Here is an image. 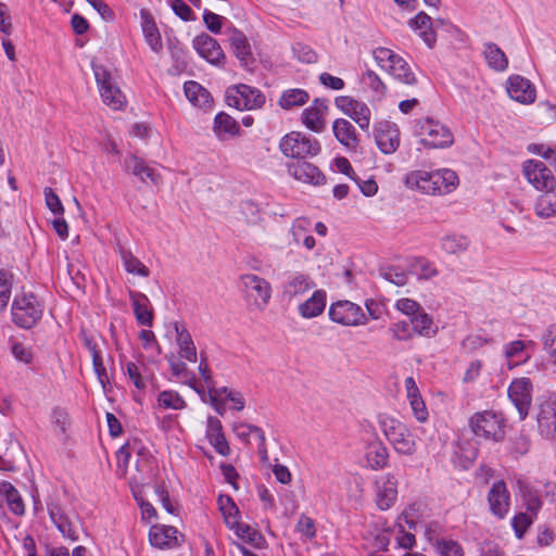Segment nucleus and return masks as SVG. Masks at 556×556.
Masks as SVG:
<instances>
[{"mask_svg": "<svg viewBox=\"0 0 556 556\" xmlns=\"http://www.w3.org/2000/svg\"><path fill=\"white\" fill-rule=\"evenodd\" d=\"M535 419L540 434L545 439L556 437V394L539 396L535 405Z\"/></svg>", "mask_w": 556, "mask_h": 556, "instance_id": "nucleus-10", "label": "nucleus"}, {"mask_svg": "<svg viewBox=\"0 0 556 556\" xmlns=\"http://www.w3.org/2000/svg\"><path fill=\"white\" fill-rule=\"evenodd\" d=\"M314 287L315 283L311 280V278L307 275L298 273L289 277V279L283 286L282 295L288 301H292L305 294Z\"/></svg>", "mask_w": 556, "mask_h": 556, "instance_id": "nucleus-29", "label": "nucleus"}, {"mask_svg": "<svg viewBox=\"0 0 556 556\" xmlns=\"http://www.w3.org/2000/svg\"><path fill=\"white\" fill-rule=\"evenodd\" d=\"M389 331L392 333L393 338L399 341H407L415 336L410 321L406 320L393 323L390 326Z\"/></svg>", "mask_w": 556, "mask_h": 556, "instance_id": "nucleus-52", "label": "nucleus"}, {"mask_svg": "<svg viewBox=\"0 0 556 556\" xmlns=\"http://www.w3.org/2000/svg\"><path fill=\"white\" fill-rule=\"evenodd\" d=\"M240 282L248 304L257 311L265 309L271 298L270 283L255 274L241 275Z\"/></svg>", "mask_w": 556, "mask_h": 556, "instance_id": "nucleus-8", "label": "nucleus"}, {"mask_svg": "<svg viewBox=\"0 0 556 556\" xmlns=\"http://www.w3.org/2000/svg\"><path fill=\"white\" fill-rule=\"evenodd\" d=\"M412 268L420 279H431L439 275L438 268L426 258H417Z\"/></svg>", "mask_w": 556, "mask_h": 556, "instance_id": "nucleus-49", "label": "nucleus"}, {"mask_svg": "<svg viewBox=\"0 0 556 556\" xmlns=\"http://www.w3.org/2000/svg\"><path fill=\"white\" fill-rule=\"evenodd\" d=\"M525 348H526L525 342L521 341V340H516V341H513V342L506 344V346H505V356L508 359V366L509 367H513V365H510V362L515 357H518V358L522 357V361H526V359L529 358V355L525 354ZM519 362H521V359L516 362L514 364V366H516Z\"/></svg>", "mask_w": 556, "mask_h": 556, "instance_id": "nucleus-54", "label": "nucleus"}, {"mask_svg": "<svg viewBox=\"0 0 556 556\" xmlns=\"http://www.w3.org/2000/svg\"><path fill=\"white\" fill-rule=\"evenodd\" d=\"M506 89L513 100L522 104L534 102L536 97L534 86L530 80L519 75L508 78Z\"/></svg>", "mask_w": 556, "mask_h": 556, "instance_id": "nucleus-20", "label": "nucleus"}, {"mask_svg": "<svg viewBox=\"0 0 556 556\" xmlns=\"http://www.w3.org/2000/svg\"><path fill=\"white\" fill-rule=\"evenodd\" d=\"M407 188L428 195H443L456 190L459 180L456 173L448 168L437 170H412L404 179Z\"/></svg>", "mask_w": 556, "mask_h": 556, "instance_id": "nucleus-1", "label": "nucleus"}, {"mask_svg": "<svg viewBox=\"0 0 556 556\" xmlns=\"http://www.w3.org/2000/svg\"><path fill=\"white\" fill-rule=\"evenodd\" d=\"M146 165L144 161L135 155H130L125 160V169L139 177L141 180H143V169Z\"/></svg>", "mask_w": 556, "mask_h": 556, "instance_id": "nucleus-59", "label": "nucleus"}, {"mask_svg": "<svg viewBox=\"0 0 556 556\" xmlns=\"http://www.w3.org/2000/svg\"><path fill=\"white\" fill-rule=\"evenodd\" d=\"M12 319L22 327H34L42 316V305L34 293L17 294L12 303Z\"/></svg>", "mask_w": 556, "mask_h": 556, "instance_id": "nucleus-5", "label": "nucleus"}, {"mask_svg": "<svg viewBox=\"0 0 556 556\" xmlns=\"http://www.w3.org/2000/svg\"><path fill=\"white\" fill-rule=\"evenodd\" d=\"M327 105L324 100L315 99L313 103L303 111L302 122L311 130L320 132L325 128V114Z\"/></svg>", "mask_w": 556, "mask_h": 556, "instance_id": "nucleus-26", "label": "nucleus"}, {"mask_svg": "<svg viewBox=\"0 0 556 556\" xmlns=\"http://www.w3.org/2000/svg\"><path fill=\"white\" fill-rule=\"evenodd\" d=\"M366 460L368 466L374 469H382L389 460L388 447L380 441L370 443L366 451Z\"/></svg>", "mask_w": 556, "mask_h": 556, "instance_id": "nucleus-36", "label": "nucleus"}, {"mask_svg": "<svg viewBox=\"0 0 556 556\" xmlns=\"http://www.w3.org/2000/svg\"><path fill=\"white\" fill-rule=\"evenodd\" d=\"M470 240L459 233H447L440 239L441 250L450 255H459L468 250Z\"/></svg>", "mask_w": 556, "mask_h": 556, "instance_id": "nucleus-35", "label": "nucleus"}, {"mask_svg": "<svg viewBox=\"0 0 556 556\" xmlns=\"http://www.w3.org/2000/svg\"><path fill=\"white\" fill-rule=\"evenodd\" d=\"M0 493L5 495L11 511L17 516L25 513L24 503L17 490L8 481L0 484Z\"/></svg>", "mask_w": 556, "mask_h": 556, "instance_id": "nucleus-45", "label": "nucleus"}, {"mask_svg": "<svg viewBox=\"0 0 556 556\" xmlns=\"http://www.w3.org/2000/svg\"><path fill=\"white\" fill-rule=\"evenodd\" d=\"M309 99L308 93L304 89L294 88L283 91L280 97L279 104L285 110H290L293 106H302Z\"/></svg>", "mask_w": 556, "mask_h": 556, "instance_id": "nucleus-47", "label": "nucleus"}, {"mask_svg": "<svg viewBox=\"0 0 556 556\" xmlns=\"http://www.w3.org/2000/svg\"><path fill=\"white\" fill-rule=\"evenodd\" d=\"M395 308L402 314L408 316L409 319L422 309L418 302L407 298L399 299L395 302Z\"/></svg>", "mask_w": 556, "mask_h": 556, "instance_id": "nucleus-57", "label": "nucleus"}, {"mask_svg": "<svg viewBox=\"0 0 556 556\" xmlns=\"http://www.w3.org/2000/svg\"><path fill=\"white\" fill-rule=\"evenodd\" d=\"M119 255L123 266L128 274L148 277L150 271L148 267L137 258L130 251L121 249Z\"/></svg>", "mask_w": 556, "mask_h": 556, "instance_id": "nucleus-46", "label": "nucleus"}, {"mask_svg": "<svg viewBox=\"0 0 556 556\" xmlns=\"http://www.w3.org/2000/svg\"><path fill=\"white\" fill-rule=\"evenodd\" d=\"M376 143L384 154L394 153L400 146V131L396 125L391 123H381L377 128Z\"/></svg>", "mask_w": 556, "mask_h": 556, "instance_id": "nucleus-21", "label": "nucleus"}, {"mask_svg": "<svg viewBox=\"0 0 556 556\" xmlns=\"http://www.w3.org/2000/svg\"><path fill=\"white\" fill-rule=\"evenodd\" d=\"M131 303L137 321L143 326H151L153 314L148 296L142 293H134L131 294Z\"/></svg>", "mask_w": 556, "mask_h": 556, "instance_id": "nucleus-39", "label": "nucleus"}, {"mask_svg": "<svg viewBox=\"0 0 556 556\" xmlns=\"http://www.w3.org/2000/svg\"><path fill=\"white\" fill-rule=\"evenodd\" d=\"M469 427L473 434L484 440L498 442L504 439V419L492 410L476 413L469 419Z\"/></svg>", "mask_w": 556, "mask_h": 556, "instance_id": "nucleus-6", "label": "nucleus"}, {"mask_svg": "<svg viewBox=\"0 0 556 556\" xmlns=\"http://www.w3.org/2000/svg\"><path fill=\"white\" fill-rule=\"evenodd\" d=\"M213 129L220 140H225L229 136L239 135L240 126L235 118L222 112L215 116Z\"/></svg>", "mask_w": 556, "mask_h": 556, "instance_id": "nucleus-38", "label": "nucleus"}, {"mask_svg": "<svg viewBox=\"0 0 556 556\" xmlns=\"http://www.w3.org/2000/svg\"><path fill=\"white\" fill-rule=\"evenodd\" d=\"M48 513L51 521L61 532L64 539L71 542L78 540L77 529L70 516L58 504L48 505Z\"/></svg>", "mask_w": 556, "mask_h": 556, "instance_id": "nucleus-22", "label": "nucleus"}, {"mask_svg": "<svg viewBox=\"0 0 556 556\" xmlns=\"http://www.w3.org/2000/svg\"><path fill=\"white\" fill-rule=\"evenodd\" d=\"M203 21H204L206 28L210 31H212L214 34L220 33L222 26H223V24H222L223 16H220L214 12L205 10L203 13Z\"/></svg>", "mask_w": 556, "mask_h": 556, "instance_id": "nucleus-60", "label": "nucleus"}, {"mask_svg": "<svg viewBox=\"0 0 556 556\" xmlns=\"http://www.w3.org/2000/svg\"><path fill=\"white\" fill-rule=\"evenodd\" d=\"M192 46L201 58L208 63L219 65L225 60V53L216 39L207 34L197 36Z\"/></svg>", "mask_w": 556, "mask_h": 556, "instance_id": "nucleus-18", "label": "nucleus"}, {"mask_svg": "<svg viewBox=\"0 0 556 556\" xmlns=\"http://www.w3.org/2000/svg\"><path fill=\"white\" fill-rule=\"evenodd\" d=\"M332 132L336 139L348 150L356 151L359 139L355 127L345 118H337L332 123Z\"/></svg>", "mask_w": 556, "mask_h": 556, "instance_id": "nucleus-24", "label": "nucleus"}, {"mask_svg": "<svg viewBox=\"0 0 556 556\" xmlns=\"http://www.w3.org/2000/svg\"><path fill=\"white\" fill-rule=\"evenodd\" d=\"M483 55L488 65L496 72H504L508 66L506 54L493 42L484 45Z\"/></svg>", "mask_w": 556, "mask_h": 556, "instance_id": "nucleus-41", "label": "nucleus"}, {"mask_svg": "<svg viewBox=\"0 0 556 556\" xmlns=\"http://www.w3.org/2000/svg\"><path fill=\"white\" fill-rule=\"evenodd\" d=\"M92 366L99 382L101 383L102 388L105 389L106 384L110 382V379L101 355H94V357H92Z\"/></svg>", "mask_w": 556, "mask_h": 556, "instance_id": "nucleus-61", "label": "nucleus"}, {"mask_svg": "<svg viewBox=\"0 0 556 556\" xmlns=\"http://www.w3.org/2000/svg\"><path fill=\"white\" fill-rule=\"evenodd\" d=\"M336 106L346 116L352 118L362 130H368L371 119V111L364 102L352 97L340 96L336 98Z\"/></svg>", "mask_w": 556, "mask_h": 556, "instance_id": "nucleus-13", "label": "nucleus"}, {"mask_svg": "<svg viewBox=\"0 0 556 556\" xmlns=\"http://www.w3.org/2000/svg\"><path fill=\"white\" fill-rule=\"evenodd\" d=\"M327 295L324 290H316L309 299L299 305V314L303 318L319 316L326 307Z\"/></svg>", "mask_w": 556, "mask_h": 556, "instance_id": "nucleus-33", "label": "nucleus"}, {"mask_svg": "<svg viewBox=\"0 0 556 556\" xmlns=\"http://www.w3.org/2000/svg\"><path fill=\"white\" fill-rule=\"evenodd\" d=\"M230 49L241 65L248 66L253 62L252 48L248 37L236 27H228L225 30Z\"/></svg>", "mask_w": 556, "mask_h": 556, "instance_id": "nucleus-17", "label": "nucleus"}, {"mask_svg": "<svg viewBox=\"0 0 556 556\" xmlns=\"http://www.w3.org/2000/svg\"><path fill=\"white\" fill-rule=\"evenodd\" d=\"M439 556H464L462 544L452 538H428Z\"/></svg>", "mask_w": 556, "mask_h": 556, "instance_id": "nucleus-43", "label": "nucleus"}, {"mask_svg": "<svg viewBox=\"0 0 556 556\" xmlns=\"http://www.w3.org/2000/svg\"><path fill=\"white\" fill-rule=\"evenodd\" d=\"M296 530L305 536L312 539L316 533L315 522L311 517L302 515L298 520Z\"/></svg>", "mask_w": 556, "mask_h": 556, "instance_id": "nucleus-63", "label": "nucleus"}, {"mask_svg": "<svg viewBox=\"0 0 556 556\" xmlns=\"http://www.w3.org/2000/svg\"><path fill=\"white\" fill-rule=\"evenodd\" d=\"M184 91L187 99L192 103V105L198 106L200 109L211 106L213 101L212 96L199 83L193 80L185 83Z\"/></svg>", "mask_w": 556, "mask_h": 556, "instance_id": "nucleus-34", "label": "nucleus"}, {"mask_svg": "<svg viewBox=\"0 0 556 556\" xmlns=\"http://www.w3.org/2000/svg\"><path fill=\"white\" fill-rule=\"evenodd\" d=\"M543 349L556 366V325H551L542 337Z\"/></svg>", "mask_w": 556, "mask_h": 556, "instance_id": "nucleus-50", "label": "nucleus"}, {"mask_svg": "<svg viewBox=\"0 0 556 556\" xmlns=\"http://www.w3.org/2000/svg\"><path fill=\"white\" fill-rule=\"evenodd\" d=\"M527 180L538 190L552 189L555 185V178L549 168L538 160H528L522 166Z\"/></svg>", "mask_w": 556, "mask_h": 556, "instance_id": "nucleus-15", "label": "nucleus"}, {"mask_svg": "<svg viewBox=\"0 0 556 556\" xmlns=\"http://www.w3.org/2000/svg\"><path fill=\"white\" fill-rule=\"evenodd\" d=\"M378 66L388 72L394 79L405 85H414L417 78L408 63L391 49L379 47L372 51Z\"/></svg>", "mask_w": 556, "mask_h": 556, "instance_id": "nucleus-4", "label": "nucleus"}, {"mask_svg": "<svg viewBox=\"0 0 556 556\" xmlns=\"http://www.w3.org/2000/svg\"><path fill=\"white\" fill-rule=\"evenodd\" d=\"M328 314L333 323L346 327L361 326L367 323V316L363 308L358 304L348 300L332 303Z\"/></svg>", "mask_w": 556, "mask_h": 556, "instance_id": "nucleus-11", "label": "nucleus"}, {"mask_svg": "<svg viewBox=\"0 0 556 556\" xmlns=\"http://www.w3.org/2000/svg\"><path fill=\"white\" fill-rule=\"evenodd\" d=\"M312 223L304 217L296 218L289 230L292 243L299 245L301 242L307 250H313L316 245L315 238L309 235ZM291 244V242H289Z\"/></svg>", "mask_w": 556, "mask_h": 556, "instance_id": "nucleus-31", "label": "nucleus"}, {"mask_svg": "<svg viewBox=\"0 0 556 556\" xmlns=\"http://www.w3.org/2000/svg\"><path fill=\"white\" fill-rule=\"evenodd\" d=\"M140 17L146 42L153 52L160 53L163 50V41L153 16L147 10H141Z\"/></svg>", "mask_w": 556, "mask_h": 556, "instance_id": "nucleus-27", "label": "nucleus"}, {"mask_svg": "<svg viewBox=\"0 0 556 556\" xmlns=\"http://www.w3.org/2000/svg\"><path fill=\"white\" fill-rule=\"evenodd\" d=\"M378 424L383 435L397 454L412 456L416 453V437L403 421L390 415H380Z\"/></svg>", "mask_w": 556, "mask_h": 556, "instance_id": "nucleus-2", "label": "nucleus"}, {"mask_svg": "<svg viewBox=\"0 0 556 556\" xmlns=\"http://www.w3.org/2000/svg\"><path fill=\"white\" fill-rule=\"evenodd\" d=\"M488 503L493 516L498 519L507 516L510 508V493L503 480L493 483L488 493Z\"/></svg>", "mask_w": 556, "mask_h": 556, "instance_id": "nucleus-16", "label": "nucleus"}, {"mask_svg": "<svg viewBox=\"0 0 556 556\" xmlns=\"http://www.w3.org/2000/svg\"><path fill=\"white\" fill-rule=\"evenodd\" d=\"M288 172L296 180L314 186L323 185L325 176L315 165L307 162H294L288 166Z\"/></svg>", "mask_w": 556, "mask_h": 556, "instance_id": "nucleus-23", "label": "nucleus"}, {"mask_svg": "<svg viewBox=\"0 0 556 556\" xmlns=\"http://www.w3.org/2000/svg\"><path fill=\"white\" fill-rule=\"evenodd\" d=\"M12 275L0 270V312L4 311L10 298L12 287Z\"/></svg>", "mask_w": 556, "mask_h": 556, "instance_id": "nucleus-55", "label": "nucleus"}, {"mask_svg": "<svg viewBox=\"0 0 556 556\" xmlns=\"http://www.w3.org/2000/svg\"><path fill=\"white\" fill-rule=\"evenodd\" d=\"M534 213L540 218L556 216V189L547 190L538 197Z\"/></svg>", "mask_w": 556, "mask_h": 556, "instance_id": "nucleus-40", "label": "nucleus"}, {"mask_svg": "<svg viewBox=\"0 0 556 556\" xmlns=\"http://www.w3.org/2000/svg\"><path fill=\"white\" fill-rule=\"evenodd\" d=\"M92 70L103 103L113 110H122L126 98L112 74L102 65L93 64Z\"/></svg>", "mask_w": 556, "mask_h": 556, "instance_id": "nucleus-9", "label": "nucleus"}, {"mask_svg": "<svg viewBox=\"0 0 556 556\" xmlns=\"http://www.w3.org/2000/svg\"><path fill=\"white\" fill-rule=\"evenodd\" d=\"M508 396L518 410L519 418L526 419L532 403V383L529 378L515 379L508 388Z\"/></svg>", "mask_w": 556, "mask_h": 556, "instance_id": "nucleus-14", "label": "nucleus"}, {"mask_svg": "<svg viewBox=\"0 0 556 556\" xmlns=\"http://www.w3.org/2000/svg\"><path fill=\"white\" fill-rule=\"evenodd\" d=\"M414 334L431 338L437 333L432 317L421 309L409 319Z\"/></svg>", "mask_w": 556, "mask_h": 556, "instance_id": "nucleus-42", "label": "nucleus"}, {"mask_svg": "<svg viewBox=\"0 0 556 556\" xmlns=\"http://www.w3.org/2000/svg\"><path fill=\"white\" fill-rule=\"evenodd\" d=\"M218 509L224 517L227 527H233L240 519V510L229 495H219L217 500Z\"/></svg>", "mask_w": 556, "mask_h": 556, "instance_id": "nucleus-44", "label": "nucleus"}, {"mask_svg": "<svg viewBox=\"0 0 556 556\" xmlns=\"http://www.w3.org/2000/svg\"><path fill=\"white\" fill-rule=\"evenodd\" d=\"M226 101L229 106L240 111L255 110L265 103V97L248 85L229 87L226 91Z\"/></svg>", "mask_w": 556, "mask_h": 556, "instance_id": "nucleus-12", "label": "nucleus"}, {"mask_svg": "<svg viewBox=\"0 0 556 556\" xmlns=\"http://www.w3.org/2000/svg\"><path fill=\"white\" fill-rule=\"evenodd\" d=\"M382 277L395 286L403 287L407 283V275L395 268H387L382 274Z\"/></svg>", "mask_w": 556, "mask_h": 556, "instance_id": "nucleus-62", "label": "nucleus"}, {"mask_svg": "<svg viewBox=\"0 0 556 556\" xmlns=\"http://www.w3.org/2000/svg\"><path fill=\"white\" fill-rule=\"evenodd\" d=\"M408 25L429 48L434 46L437 35L433 29L432 18L427 13L419 12L415 17L409 20Z\"/></svg>", "mask_w": 556, "mask_h": 556, "instance_id": "nucleus-30", "label": "nucleus"}, {"mask_svg": "<svg viewBox=\"0 0 556 556\" xmlns=\"http://www.w3.org/2000/svg\"><path fill=\"white\" fill-rule=\"evenodd\" d=\"M534 517L527 513H519L511 519V527L517 539H522L529 527L533 523Z\"/></svg>", "mask_w": 556, "mask_h": 556, "instance_id": "nucleus-51", "label": "nucleus"}, {"mask_svg": "<svg viewBox=\"0 0 556 556\" xmlns=\"http://www.w3.org/2000/svg\"><path fill=\"white\" fill-rule=\"evenodd\" d=\"M405 390L414 417L419 422L427 421L429 417V412L427 409L425 401L420 395L417 383L413 377H407L405 379Z\"/></svg>", "mask_w": 556, "mask_h": 556, "instance_id": "nucleus-25", "label": "nucleus"}, {"mask_svg": "<svg viewBox=\"0 0 556 556\" xmlns=\"http://www.w3.org/2000/svg\"><path fill=\"white\" fill-rule=\"evenodd\" d=\"M159 405L166 409H184L186 407L185 400L176 391L166 390L159 394Z\"/></svg>", "mask_w": 556, "mask_h": 556, "instance_id": "nucleus-48", "label": "nucleus"}, {"mask_svg": "<svg viewBox=\"0 0 556 556\" xmlns=\"http://www.w3.org/2000/svg\"><path fill=\"white\" fill-rule=\"evenodd\" d=\"M229 529L233 530L236 535L242 540H245L250 543L256 544L258 540H261L262 535L258 531L251 528L247 523L240 522V519L237 521V525L233 527H228Z\"/></svg>", "mask_w": 556, "mask_h": 556, "instance_id": "nucleus-53", "label": "nucleus"}, {"mask_svg": "<svg viewBox=\"0 0 556 556\" xmlns=\"http://www.w3.org/2000/svg\"><path fill=\"white\" fill-rule=\"evenodd\" d=\"M279 148L286 156L293 159L313 157L321 150L317 139L298 131L286 135L280 140Z\"/></svg>", "mask_w": 556, "mask_h": 556, "instance_id": "nucleus-7", "label": "nucleus"}, {"mask_svg": "<svg viewBox=\"0 0 556 556\" xmlns=\"http://www.w3.org/2000/svg\"><path fill=\"white\" fill-rule=\"evenodd\" d=\"M292 52L294 58L302 63L312 64L318 59L317 53L309 46L301 42L293 46Z\"/></svg>", "mask_w": 556, "mask_h": 556, "instance_id": "nucleus-56", "label": "nucleus"}, {"mask_svg": "<svg viewBox=\"0 0 556 556\" xmlns=\"http://www.w3.org/2000/svg\"><path fill=\"white\" fill-rule=\"evenodd\" d=\"M414 134L426 148L440 149L453 143L451 130L439 121L430 117L418 119L414 126Z\"/></svg>", "mask_w": 556, "mask_h": 556, "instance_id": "nucleus-3", "label": "nucleus"}, {"mask_svg": "<svg viewBox=\"0 0 556 556\" xmlns=\"http://www.w3.org/2000/svg\"><path fill=\"white\" fill-rule=\"evenodd\" d=\"M389 542V532L376 526L368 527L363 533V547L370 554L386 551Z\"/></svg>", "mask_w": 556, "mask_h": 556, "instance_id": "nucleus-28", "label": "nucleus"}, {"mask_svg": "<svg viewBox=\"0 0 556 556\" xmlns=\"http://www.w3.org/2000/svg\"><path fill=\"white\" fill-rule=\"evenodd\" d=\"M45 201L47 207L58 216H62L64 213L63 204L59 195L53 191L52 188H45Z\"/></svg>", "mask_w": 556, "mask_h": 556, "instance_id": "nucleus-58", "label": "nucleus"}, {"mask_svg": "<svg viewBox=\"0 0 556 556\" xmlns=\"http://www.w3.org/2000/svg\"><path fill=\"white\" fill-rule=\"evenodd\" d=\"M376 503L381 510L389 509L397 497V480L391 473L382 475L376 481Z\"/></svg>", "mask_w": 556, "mask_h": 556, "instance_id": "nucleus-19", "label": "nucleus"}, {"mask_svg": "<svg viewBox=\"0 0 556 556\" xmlns=\"http://www.w3.org/2000/svg\"><path fill=\"white\" fill-rule=\"evenodd\" d=\"M172 9L175 12V14L179 16L182 21L193 20L192 10L182 0H174L172 3Z\"/></svg>", "mask_w": 556, "mask_h": 556, "instance_id": "nucleus-64", "label": "nucleus"}, {"mask_svg": "<svg viewBox=\"0 0 556 556\" xmlns=\"http://www.w3.org/2000/svg\"><path fill=\"white\" fill-rule=\"evenodd\" d=\"M176 341L179 348V355L191 363L197 362V348L190 333L178 324H175Z\"/></svg>", "mask_w": 556, "mask_h": 556, "instance_id": "nucleus-37", "label": "nucleus"}, {"mask_svg": "<svg viewBox=\"0 0 556 556\" xmlns=\"http://www.w3.org/2000/svg\"><path fill=\"white\" fill-rule=\"evenodd\" d=\"M177 530L170 526H152L149 531V541L152 546L164 549L170 548L177 543Z\"/></svg>", "mask_w": 556, "mask_h": 556, "instance_id": "nucleus-32", "label": "nucleus"}]
</instances>
